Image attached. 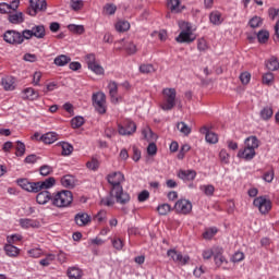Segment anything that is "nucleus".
Returning a JSON list of instances; mask_svg holds the SVG:
<instances>
[{"label": "nucleus", "instance_id": "nucleus-45", "mask_svg": "<svg viewBox=\"0 0 279 279\" xmlns=\"http://www.w3.org/2000/svg\"><path fill=\"white\" fill-rule=\"evenodd\" d=\"M70 8L74 10V12H80V10L84 8V0H71Z\"/></svg>", "mask_w": 279, "mask_h": 279}, {"label": "nucleus", "instance_id": "nucleus-58", "mask_svg": "<svg viewBox=\"0 0 279 279\" xmlns=\"http://www.w3.org/2000/svg\"><path fill=\"white\" fill-rule=\"evenodd\" d=\"M231 260L232 263H241V260H245V254L243 252H235Z\"/></svg>", "mask_w": 279, "mask_h": 279}, {"label": "nucleus", "instance_id": "nucleus-49", "mask_svg": "<svg viewBox=\"0 0 279 279\" xmlns=\"http://www.w3.org/2000/svg\"><path fill=\"white\" fill-rule=\"evenodd\" d=\"M39 173L44 177L50 175L51 173H53V168L51 166L44 165L39 168Z\"/></svg>", "mask_w": 279, "mask_h": 279}, {"label": "nucleus", "instance_id": "nucleus-48", "mask_svg": "<svg viewBox=\"0 0 279 279\" xmlns=\"http://www.w3.org/2000/svg\"><path fill=\"white\" fill-rule=\"evenodd\" d=\"M258 43L265 44L269 40V32L267 31H259L257 34Z\"/></svg>", "mask_w": 279, "mask_h": 279}, {"label": "nucleus", "instance_id": "nucleus-61", "mask_svg": "<svg viewBox=\"0 0 279 279\" xmlns=\"http://www.w3.org/2000/svg\"><path fill=\"white\" fill-rule=\"evenodd\" d=\"M268 16L271 19V21H276L279 16V9L270 8L268 9Z\"/></svg>", "mask_w": 279, "mask_h": 279}, {"label": "nucleus", "instance_id": "nucleus-4", "mask_svg": "<svg viewBox=\"0 0 279 279\" xmlns=\"http://www.w3.org/2000/svg\"><path fill=\"white\" fill-rule=\"evenodd\" d=\"M179 27L181 29V33L178 37H175L177 43L179 44H187L191 45V43H195V39L197 38L193 34V25L189 22H179Z\"/></svg>", "mask_w": 279, "mask_h": 279}, {"label": "nucleus", "instance_id": "nucleus-43", "mask_svg": "<svg viewBox=\"0 0 279 279\" xmlns=\"http://www.w3.org/2000/svg\"><path fill=\"white\" fill-rule=\"evenodd\" d=\"M157 213L161 216L169 215L171 213V205L165 203L157 207Z\"/></svg>", "mask_w": 279, "mask_h": 279}, {"label": "nucleus", "instance_id": "nucleus-8", "mask_svg": "<svg viewBox=\"0 0 279 279\" xmlns=\"http://www.w3.org/2000/svg\"><path fill=\"white\" fill-rule=\"evenodd\" d=\"M255 208H258L262 215H267L271 210V201L267 196H258L253 201Z\"/></svg>", "mask_w": 279, "mask_h": 279}, {"label": "nucleus", "instance_id": "nucleus-47", "mask_svg": "<svg viewBox=\"0 0 279 279\" xmlns=\"http://www.w3.org/2000/svg\"><path fill=\"white\" fill-rule=\"evenodd\" d=\"M68 29L70 32H72L73 34H84V26L83 25L70 24L68 26Z\"/></svg>", "mask_w": 279, "mask_h": 279}, {"label": "nucleus", "instance_id": "nucleus-56", "mask_svg": "<svg viewBox=\"0 0 279 279\" xmlns=\"http://www.w3.org/2000/svg\"><path fill=\"white\" fill-rule=\"evenodd\" d=\"M197 49L198 51H208V41L204 38H199L197 40Z\"/></svg>", "mask_w": 279, "mask_h": 279}, {"label": "nucleus", "instance_id": "nucleus-57", "mask_svg": "<svg viewBox=\"0 0 279 279\" xmlns=\"http://www.w3.org/2000/svg\"><path fill=\"white\" fill-rule=\"evenodd\" d=\"M248 25L253 27V29L256 27H260V25H263V20H260L259 16H254L250 20Z\"/></svg>", "mask_w": 279, "mask_h": 279}, {"label": "nucleus", "instance_id": "nucleus-38", "mask_svg": "<svg viewBox=\"0 0 279 279\" xmlns=\"http://www.w3.org/2000/svg\"><path fill=\"white\" fill-rule=\"evenodd\" d=\"M100 165H101V161H99V159H97V157H93L92 160L86 162V167L90 171H97V169H99Z\"/></svg>", "mask_w": 279, "mask_h": 279}, {"label": "nucleus", "instance_id": "nucleus-52", "mask_svg": "<svg viewBox=\"0 0 279 279\" xmlns=\"http://www.w3.org/2000/svg\"><path fill=\"white\" fill-rule=\"evenodd\" d=\"M52 260H56V255L49 254V255H47L46 258L40 259L39 264H40L43 267H49V265H51V262H52Z\"/></svg>", "mask_w": 279, "mask_h": 279}, {"label": "nucleus", "instance_id": "nucleus-23", "mask_svg": "<svg viewBox=\"0 0 279 279\" xmlns=\"http://www.w3.org/2000/svg\"><path fill=\"white\" fill-rule=\"evenodd\" d=\"M59 135L56 132H48L40 136L41 143H45L46 145H51L58 141Z\"/></svg>", "mask_w": 279, "mask_h": 279}, {"label": "nucleus", "instance_id": "nucleus-34", "mask_svg": "<svg viewBox=\"0 0 279 279\" xmlns=\"http://www.w3.org/2000/svg\"><path fill=\"white\" fill-rule=\"evenodd\" d=\"M68 278L70 279H80L82 278V269L77 267H70L68 269Z\"/></svg>", "mask_w": 279, "mask_h": 279}, {"label": "nucleus", "instance_id": "nucleus-14", "mask_svg": "<svg viewBox=\"0 0 279 279\" xmlns=\"http://www.w3.org/2000/svg\"><path fill=\"white\" fill-rule=\"evenodd\" d=\"M167 256L173 260V263H178L179 265H186L191 260L189 255H182V253L175 250H168Z\"/></svg>", "mask_w": 279, "mask_h": 279}, {"label": "nucleus", "instance_id": "nucleus-59", "mask_svg": "<svg viewBox=\"0 0 279 279\" xmlns=\"http://www.w3.org/2000/svg\"><path fill=\"white\" fill-rule=\"evenodd\" d=\"M201 191L205 193V195H214L215 194V186L214 185H202Z\"/></svg>", "mask_w": 279, "mask_h": 279}, {"label": "nucleus", "instance_id": "nucleus-31", "mask_svg": "<svg viewBox=\"0 0 279 279\" xmlns=\"http://www.w3.org/2000/svg\"><path fill=\"white\" fill-rule=\"evenodd\" d=\"M170 12H174L175 14L182 12V9L180 8L181 1L180 0H168L167 3Z\"/></svg>", "mask_w": 279, "mask_h": 279}, {"label": "nucleus", "instance_id": "nucleus-22", "mask_svg": "<svg viewBox=\"0 0 279 279\" xmlns=\"http://www.w3.org/2000/svg\"><path fill=\"white\" fill-rule=\"evenodd\" d=\"M19 222L21 228H24L25 230H28V228H40V222H38V220L22 218Z\"/></svg>", "mask_w": 279, "mask_h": 279}, {"label": "nucleus", "instance_id": "nucleus-16", "mask_svg": "<svg viewBox=\"0 0 279 279\" xmlns=\"http://www.w3.org/2000/svg\"><path fill=\"white\" fill-rule=\"evenodd\" d=\"M16 183L21 189L27 191L28 193H38V187L36 182H29L27 179H17Z\"/></svg>", "mask_w": 279, "mask_h": 279}, {"label": "nucleus", "instance_id": "nucleus-6", "mask_svg": "<svg viewBox=\"0 0 279 279\" xmlns=\"http://www.w3.org/2000/svg\"><path fill=\"white\" fill-rule=\"evenodd\" d=\"M47 11V0H29V7L26 9L28 16H36L39 12Z\"/></svg>", "mask_w": 279, "mask_h": 279}, {"label": "nucleus", "instance_id": "nucleus-51", "mask_svg": "<svg viewBox=\"0 0 279 279\" xmlns=\"http://www.w3.org/2000/svg\"><path fill=\"white\" fill-rule=\"evenodd\" d=\"M21 38H22V44L25 43V40H32V38H34V34L32 33V28L22 31Z\"/></svg>", "mask_w": 279, "mask_h": 279}, {"label": "nucleus", "instance_id": "nucleus-50", "mask_svg": "<svg viewBox=\"0 0 279 279\" xmlns=\"http://www.w3.org/2000/svg\"><path fill=\"white\" fill-rule=\"evenodd\" d=\"M204 260H210L215 256V246L211 248L204 250L202 253Z\"/></svg>", "mask_w": 279, "mask_h": 279}, {"label": "nucleus", "instance_id": "nucleus-17", "mask_svg": "<svg viewBox=\"0 0 279 279\" xmlns=\"http://www.w3.org/2000/svg\"><path fill=\"white\" fill-rule=\"evenodd\" d=\"M74 221L78 228H85L90 223L92 219L87 213L81 211L74 216Z\"/></svg>", "mask_w": 279, "mask_h": 279}, {"label": "nucleus", "instance_id": "nucleus-7", "mask_svg": "<svg viewBox=\"0 0 279 279\" xmlns=\"http://www.w3.org/2000/svg\"><path fill=\"white\" fill-rule=\"evenodd\" d=\"M92 101L98 114H106V94L101 92L93 94Z\"/></svg>", "mask_w": 279, "mask_h": 279}, {"label": "nucleus", "instance_id": "nucleus-24", "mask_svg": "<svg viewBox=\"0 0 279 279\" xmlns=\"http://www.w3.org/2000/svg\"><path fill=\"white\" fill-rule=\"evenodd\" d=\"M31 32L33 33L34 38L43 39L45 36H47V33L45 31V25H34L31 28Z\"/></svg>", "mask_w": 279, "mask_h": 279}, {"label": "nucleus", "instance_id": "nucleus-44", "mask_svg": "<svg viewBox=\"0 0 279 279\" xmlns=\"http://www.w3.org/2000/svg\"><path fill=\"white\" fill-rule=\"evenodd\" d=\"M274 73L271 72H267L263 75L262 77V82L263 84H265L266 86H271L274 84Z\"/></svg>", "mask_w": 279, "mask_h": 279}, {"label": "nucleus", "instance_id": "nucleus-54", "mask_svg": "<svg viewBox=\"0 0 279 279\" xmlns=\"http://www.w3.org/2000/svg\"><path fill=\"white\" fill-rule=\"evenodd\" d=\"M16 156H25V144L21 141L16 142Z\"/></svg>", "mask_w": 279, "mask_h": 279}, {"label": "nucleus", "instance_id": "nucleus-64", "mask_svg": "<svg viewBox=\"0 0 279 279\" xmlns=\"http://www.w3.org/2000/svg\"><path fill=\"white\" fill-rule=\"evenodd\" d=\"M117 12V7L112 3L106 4V14L112 16Z\"/></svg>", "mask_w": 279, "mask_h": 279}, {"label": "nucleus", "instance_id": "nucleus-55", "mask_svg": "<svg viewBox=\"0 0 279 279\" xmlns=\"http://www.w3.org/2000/svg\"><path fill=\"white\" fill-rule=\"evenodd\" d=\"M28 256H31V258H40L43 255V250L40 248H32L27 251Z\"/></svg>", "mask_w": 279, "mask_h": 279}, {"label": "nucleus", "instance_id": "nucleus-27", "mask_svg": "<svg viewBox=\"0 0 279 279\" xmlns=\"http://www.w3.org/2000/svg\"><path fill=\"white\" fill-rule=\"evenodd\" d=\"M4 252L10 258H16L21 254V250L12 244L4 245Z\"/></svg>", "mask_w": 279, "mask_h": 279}, {"label": "nucleus", "instance_id": "nucleus-1", "mask_svg": "<svg viewBox=\"0 0 279 279\" xmlns=\"http://www.w3.org/2000/svg\"><path fill=\"white\" fill-rule=\"evenodd\" d=\"M109 184V197L107 198L106 206H114L117 204H129L131 197L128 192L123 191V183L125 182V175L121 171L111 172L107 177Z\"/></svg>", "mask_w": 279, "mask_h": 279}, {"label": "nucleus", "instance_id": "nucleus-19", "mask_svg": "<svg viewBox=\"0 0 279 279\" xmlns=\"http://www.w3.org/2000/svg\"><path fill=\"white\" fill-rule=\"evenodd\" d=\"M178 178L183 180V182H193L197 178V172L195 170H180L178 172Z\"/></svg>", "mask_w": 279, "mask_h": 279}, {"label": "nucleus", "instance_id": "nucleus-9", "mask_svg": "<svg viewBox=\"0 0 279 279\" xmlns=\"http://www.w3.org/2000/svg\"><path fill=\"white\" fill-rule=\"evenodd\" d=\"M118 132L121 136H132L136 132V123L134 121L126 119L122 124H119Z\"/></svg>", "mask_w": 279, "mask_h": 279}, {"label": "nucleus", "instance_id": "nucleus-41", "mask_svg": "<svg viewBox=\"0 0 279 279\" xmlns=\"http://www.w3.org/2000/svg\"><path fill=\"white\" fill-rule=\"evenodd\" d=\"M124 50L126 51V53L129 56H134V53H136V51H138V49L136 48L135 44L132 41H126L124 44Z\"/></svg>", "mask_w": 279, "mask_h": 279}, {"label": "nucleus", "instance_id": "nucleus-5", "mask_svg": "<svg viewBox=\"0 0 279 279\" xmlns=\"http://www.w3.org/2000/svg\"><path fill=\"white\" fill-rule=\"evenodd\" d=\"M163 101L160 105L161 110L169 111L175 108V97L178 93L175 88H163L162 90Z\"/></svg>", "mask_w": 279, "mask_h": 279}, {"label": "nucleus", "instance_id": "nucleus-60", "mask_svg": "<svg viewBox=\"0 0 279 279\" xmlns=\"http://www.w3.org/2000/svg\"><path fill=\"white\" fill-rule=\"evenodd\" d=\"M106 219V210H100L97 213V215L94 217V221H96V223H104Z\"/></svg>", "mask_w": 279, "mask_h": 279}, {"label": "nucleus", "instance_id": "nucleus-35", "mask_svg": "<svg viewBox=\"0 0 279 279\" xmlns=\"http://www.w3.org/2000/svg\"><path fill=\"white\" fill-rule=\"evenodd\" d=\"M71 62V59L66 54H60L54 59V64L57 66H66Z\"/></svg>", "mask_w": 279, "mask_h": 279}, {"label": "nucleus", "instance_id": "nucleus-15", "mask_svg": "<svg viewBox=\"0 0 279 279\" xmlns=\"http://www.w3.org/2000/svg\"><path fill=\"white\" fill-rule=\"evenodd\" d=\"M214 262L216 267H221V265H228V259L223 256V247L214 246Z\"/></svg>", "mask_w": 279, "mask_h": 279}, {"label": "nucleus", "instance_id": "nucleus-36", "mask_svg": "<svg viewBox=\"0 0 279 279\" xmlns=\"http://www.w3.org/2000/svg\"><path fill=\"white\" fill-rule=\"evenodd\" d=\"M24 95L25 99H31V101H34V99H38L39 97L38 92L32 87L24 89Z\"/></svg>", "mask_w": 279, "mask_h": 279}, {"label": "nucleus", "instance_id": "nucleus-30", "mask_svg": "<svg viewBox=\"0 0 279 279\" xmlns=\"http://www.w3.org/2000/svg\"><path fill=\"white\" fill-rule=\"evenodd\" d=\"M259 117L263 121H269L274 117V108L269 106L264 107L259 112Z\"/></svg>", "mask_w": 279, "mask_h": 279}, {"label": "nucleus", "instance_id": "nucleus-29", "mask_svg": "<svg viewBox=\"0 0 279 279\" xmlns=\"http://www.w3.org/2000/svg\"><path fill=\"white\" fill-rule=\"evenodd\" d=\"M24 22L25 17H23V12L9 14V23H12L13 25H21V23Z\"/></svg>", "mask_w": 279, "mask_h": 279}, {"label": "nucleus", "instance_id": "nucleus-26", "mask_svg": "<svg viewBox=\"0 0 279 279\" xmlns=\"http://www.w3.org/2000/svg\"><path fill=\"white\" fill-rule=\"evenodd\" d=\"M1 84L4 88V90H14V88H16L15 84V80L13 76H4L1 80Z\"/></svg>", "mask_w": 279, "mask_h": 279}, {"label": "nucleus", "instance_id": "nucleus-3", "mask_svg": "<svg viewBox=\"0 0 279 279\" xmlns=\"http://www.w3.org/2000/svg\"><path fill=\"white\" fill-rule=\"evenodd\" d=\"M51 204L56 208H69L73 204V193L69 190H61L53 193Z\"/></svg>", "mask_w": 279, "mask_h": 279}, {"label": "nucleus", "instance_id": "nucleus-18", "mask_svg": "<svg viewBox=\"0 0 279 279\" xmlns=\"http://www.w3.org/2000/svg\"><path fill=\"white\" fill-rule=\"evenodd\" d=\"M199 132L201 134H205V141H207V143H209L210 145L219 143V136H217L215 132L207 129V126L201 128Z\"/></svg>", "mask_w": 279, "mask_h": 279}, {"label": "nucleus", "instance_id": "nucleus-2", "mask_svg": "<svg viewBox=\"0 0 279 279\" xmlns=\"http://www.w3.org/2000/svg\"><path fill=\"white\" fill-rule=\"evenodd\" d=\"M260 147V141H258V137L256 136H248L244 141V148H241L238 151V158H241L242 160H254L256 157V150Z\"/></svg>", "mask_w": 279, "mask_h": 279}, {"label": "nucleus", "instance_id": "nucleus-10", "mask_svg": "<svg viewBox=\"0 0 279 279\" xmlns=\"http://www.w3.org/2000/svg\"><path fill=\"white\" fill-rule=\"evenodd\" d=\"M3 40L9 45H23V38L21 37V33L17 31H7L3 34Z\"/></svg>", "mask_w": 279, "mask_h": 279}, {"label": "nucleus", "instance_id": "nucleus-33", "mask_svg": "<svg viewBox=\"0 0 279 279\" xmlns=\"http://www.w3.org/2000/svg\"><path fill=\"white\" fill-rule=\"evenodd\" d=\"M60 147L62 148V156H71L73 154V145L66 142H60Z\"/></svg>", "mask_w": 279, "mask_h": 279}, {"label": "nucleus", "instance_id": "nucleus-63", "mask_svg": "<svg viewBox=\"0 0 279 279\" xmlns=\"http://www.w3.org/2000/svg\"><path fill=\"white\" fill-rule=\"evenodd\" d=\"M274 170L266 171L263 175V180L265 182L271 183L274 182Z\"/></svg>", "mask_w": 279, "mask_h": 279}, {"label": "nucleus", "instance_id": "nucleus-42", "mask_svg": "<svg viewBox=\"0 0 279 279\" xmlns=\"http://www.w3.org/2000/svg\"><path fill=\"white\" fill-rule=\"evenodd\" d=\"M177 130H179L181 134H184V136H189V134H191V128L184 122H179L177 124Z\"/></svg>", "mask_w": 279, "mask_h": 279}, {"label": "nucleus", "instance_id": "nucleus-62", "mask_svg": "<svg viewBox=\"0 0 279 279\" xmlns=\"http://www.w3.org/2000/svg\"><path fill=\"white\" fill-rule=\"evenodd\" d=\"M250 80H252V74H250L248 72H243L240 75V81L242 84H250Z\"/></svg>", "mask_w": 279, "mask_h": 279}, {"label": "nucleus", "instance_id": "nucleus-46", "mask_svg": "<svg viewBox=\"0 0 279 279\" xmlns=\"http://www.w3.org/2000/svg\"><path fill=\"white\" fill-rule=\"evenodd\" d=\"M71 125L74 130H77L78 128H82L84 125V118L82 117H75L71 120Z\"/></svg>", "mask_w": 279, "mask_h": 279}, {"label": "nucleus", "instance_id": "nucleus-53", "mask_svg": "<svg viewBox=\"0 0 279 279\" xmlns=\"http://www.w3.org/2000/svg\"><path fill=\"white\" fill-rule=\"evenodd\" d=\"M217 232H218L217 228L215 227L209 228L203 233V238L206 240H210L213 239V236H215V234H217Z\"/></svg>", "mask_w": 279, "mask_h": 279}, {"label": "nucleus", "instance_id": "nucleus-13", "mask_svg": "<svg viewBox=\"0 0 279 279\" xmlns=\"http://www.w3.org/2000/svg\"><path fill=\"white\" fill-rule=\"evenodd\" d=\"M108 90L111 104L117 105L123 101V97L119 95V85L117 83H109Z\"/></svg>", "mask_w": 279, "mask_h": 279}, {"label": "nucleus", "instance_id": "nucleus-21", "mask_svg": "<svg viewBox=\"0 0 279 279\" xmlns=\"http://www.w3.org/2000/svg\"><path fill=\"white\" fill-rule=\"evenodd\" d=\"M54 185H56V179L53 177H50L45 181L36 182L35 184V186H37V193H40L43 189H51Z\"/></svg>", "mask_w": 279, "mask_h": 279}, {"label": "nucleus", "instance_id": "nucleus-40", "mask_svg": "<svg viewBox=\"0 0 279 279\" xmlns=\"http://www.w3.org/2000/svg\"><path fill=\"white\" fill-rule=\"evenodd\" d=\"M111 241V245L114 250H117L118 252H121V250H123V240L114 236V238H110Z\"/></svg>", "mask_w": 279, "mask_h": 279}, {"label": "nucleus", "instance_id": "nucleus-11", "mask_svg": "<svg viewBox=\"0 0 279 279\" xmlns=\"http://www.w3.org/2000/svg\"><path fill=\"white\" fill-rule=\"evenodd\" d=\"M174 210L179 215H190L193 210V204L189 199H179L174 205Z\"/></svg>", "mask_w": 279, "mask_h": 279}, {"label": "nucleus", "instance_id": "nucleus-12", "mask_svg": "<svg viewBox=\"0 0 279 279\" xmlns=\"http://www.w3.org/2000/svg\"><path fill=\"white\" fill-rule=\"evenodd\" d=\"M85 62L88 69H90V71L96 73V75L104 74V69L101 68V65H99V63H97V59H95L94 53L85 56Z\"/></svg>", "mask_w": 279, "mask_h": 279}, {"label": "nucleus", "instance_id": "nucleus-25", "mask_svg": "<svg viewBox=\"0 0 279 279\" xmlns=\"http://www.w3.org/2000/svg\"><path fill=\"white\" fill-rule=\"evenodd\" d=\"M61 186L64 189H74L75 187V177L68 174L61 178Z\"/></svg>", "mask_w": 279, "mask_h": 279}, {"label": "nucleus", "instance_id": "nucleus-32", "mask_svg": "<svg viewBox=\"0 0 279 279\" xmlns=\"http://www.w3.org/2000/svg\"><path fill=\"white\" fill-rule=\"evenodd\" d=\"M266 68L268 69V71H278L279 69L278 58L270 57L269 60L266 61Z\"/></svg>", "mask_w": 279, "mask_h": 279}, {"label": "nucleus", "instance_id": "nucleus-20", "mask_svg": "<svg viewBox=\"0 0 279 279\" xmlns=\"http://www.w3.org/2000/svg\"><path fill=\"white\" fill-rule=\"evenodd\" d=\"M53 198V195L49 191H41L36 196L37 204H40L41 206H45V204H49L51 199Z\"/></svg>", "mask_w": 279, "mask_h": 279}, {"label": "nucleus", "instance_id": "nucleus-28", "mask_svg": "<svg viewBox=\"0 0 279 279\" xmlns=\"http://www.w3.org/2000/svg\"><path fill=\"white\" fill-rule=\"evenodd\" d=\"M209 21L213 25H221L223 23V15L219 11H213L209 14Z\"/></svg>", "mask_w": 279, "mask_h": 279}, {"label": "nucleus", "instance_id": "nucleus-39", "mask_svg": "<svg viewBox=\"0 0 279 279\" xmlns=\"http://www.w3.org/2000/svg\"><path fill=\"white\" fill-rule=\"evenodd\" d=\"M140 73H143L144 75H149L150 73H156V68H154L153 64H142L140 65Z\"/></svg>", "mask_w": 279, "mask_h": 279}, {"label": "nucleus", "instance_id": "nucleus-37", "mask_svg": "<svg viewBox=\"0 0 279 279\" xmlns=\"http://www.w3.org/2000/svg\"><path fill=\"white\" fill-rule=\"evenodd\" d=\"M116 29L117 32L123 33L128 32L130 29V22L120 20L116 23Z\"/></svg>", "mask_w": 279, "mask_h": 279}]
</instances>
